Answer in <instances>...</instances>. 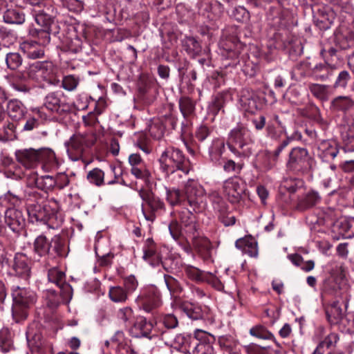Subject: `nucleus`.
<instances>
[{"label":"nucleus","mask_w":354,"mask_h":354,"mask_svg":"<svg viewBox=\"0 0 354 354\" xmlns=\"http://www.w3.org/2000/svg\"><path fill=\"white\" fill-rule=\"evenodd\" d=\"M109 296L112 301L124 304L129 299V295L123 287L115 286L109 288Z\"/></svg>","instance_id":"nucleus-41"},{"label":"nucleus","mask_w":354,"mask_h":354,"mask_svg":"<svg viewBox=\"0 0 354 354\" xmlns=\"http://www.w3.org/2000/svg\"><path fill=\"white\" fill-rule=\"evenodd\" d=\"M28 345L32 354H53L52 344L44 341L40 333L29 327L26 333Z\"/></svg>","instance_id":"nucleus-11"},{"label":"nucleus","mask_w":354,"mask_h":354,"mask_svg":"<svg viewBox=\"0 0 354 354\" xmlns=\"http://www.w3.org/2000/svg\"><path fill=\"white\" fill-rule=\"evenodd\" d=\"M184 192L187 203L195 210L203 202L205 194L204 188L198 181L189 179L185 185Z\"/></svg>","instance_id":"nucleus-13"},{"label":"nucleus","mask_w":354,"mask_h":354,"mask_svg":"<svg viewBox=\"0 0 354 354\" xmlns=\"http://www.w3.org/2000/svg\"><path fill=\"white\" fill-rule=\"evenodd\" d=\"M50 247L51 243L44 235L38 236L34 241V251L39 257L48 254Z\"/></svg>","instance_id":"nucleus-40"},{"label":"nucleus","mask_w":354,"mask_h":354,"mask_svg":"<svg viewBox=\"0 0 354 354\" xmlns=\"http://www.w3.org/2000/svg\"><path fill=\"white\" fill-rule=\"evenodd\" d=\"M17 139V125L8 120L0 127V142H6Z\"/></svg>","instance_id":"nucleus-31"},{"label":"nucleus","mask_w":354,"mask_h":354,"mask_svg":"<svg viewBox=\"0 0 354 354\" xmlns=\"http://www.w3.org/2000/svg\"><path fill=\"white\" fill-rule=\"evenodd\" d=\"M97 136L93 130L76 133L65 143L69 158L73 161L80 160L83 155L94 145Z\"/></svg>","instance_id":"nucleus-4"},{"label":"nucleus","mask_w":354,"mask_h":354,"mask_svg":"<svg viewBox=\"0 0 354 354\" xmlns=\"http://www.w3.org/2000/svg\"><path fill=\"white\" fill-rule=\"evenodd\" d=\"M251 335L263 339H274L273 335L268 331L265 327L259 326L253 327L250 330Z\"/></svg>","instance_id":"nucleus-62"},{"label":"nucleus","mask_w":354,"mask_h":354,"mask_svg":"<svg viewBox=\"0 0 354 354\" xmlns=\"http://www.w3.org/2000/svg\"><path fill=\"white\" fill-rule=\"evenodd\" d=\"M200 333H205V331L200 329H196L194 331L195 337L193 338H189V340H187L185 342V348L186 352L188 353L189 354H194V353L196 352L195 348H197L198 346L200 344V341L198 339Z\"/></svg>","instance_id":"nucleus-58"},{"label":"nucleus","mask_w":354,"mask_h":354,"mask_svg":"<svg viewBox=\"0 0 354 354\" xmlns=\"http://www.w3.org/2000/svg\"><path fill=\"white\" fill-rule=\"evenodd\" d=\"M165 125L160 119L153 120L149 125V133L155 139H160L165 132Z\"/></svg>","instance_id":"nucleus-44"},{"label":"nucleus","mask_w":354,"mask_h":354,"mask_svg":"<svg viewBox=\"0 0 354 354\" xmlns=\"http://www.w3.org/2000/svg\"><path fill=\"white\" fill-rule=\"evenodd\" d=\"M179 218L183 232L186 234L187 237L191 234H194L198 230V225L194 214L185 209L179 213Z\"/></svg>","instance_id":"nucleus-24"},{"label":"nucleus","mask_w":354,"mask_h":354,"mask_svg":"<svg viewBox=\"0 0 354 354\" xmlns=\"http://www.w3.org/2000/svg\"><path fill=\"white\" fill-rule=\"evenodd\" d=\"M130 172L135 178L145 182L148 181L151 176V174L147 169L145 165L139 167H133L131 168Z\"/></svg>","instance_id":"nucleus-59"},{"label":"nucleus","mask_w":354,"mask_h":354,"mask_svg":"<svg viewBox=\"0 0 354 354\" xmlns=\"http://www.w3.org/2000/svg\"><path fill=\"white\" fill-rule=\"evenodd\" d=\"M57 15V10L53 5H49L46 10L39 11L35 15V21L37 24L45 29L53 31L58 30V26L55 23V18Z\"/></svg>","instance_id":"nucleus-17"},{"label":"nucleus","mask_w":354,"mask_h":354,"mask_svg":"<svg viewBox=\"0 0 354 354\" xmlns=\"http://www.w3.org/2000/svg\"><path fill=\"white\" fill-rule=\"evenodd\" d=\"M225 151V142L222 139L215 138L209 149V154L212 161L218 162Z\"/></svg>","instance_id":"nucleus-39"},{"label":"nucleus","mask_w":354,"mask_h":354,"mask_svg":"<svg viewBox=\"0 0 354 354\" xmlns=\"http://www.w3.org/2000/svg\"><path fill=\"white\" fill-rule=\"evenodd\" d=\"M139 196L146 203L150 209V212H147L142 205V212L147 221L153 222L156 218L155 212L163 209L165 208L164 203L158 197L151 195L148 191L140 189Z\"/></svg>","instance_id":"nucleus-15"},{"label":"nucleus","mask_w":354,"mask_h":354,"mask_svg":"<svg viewBox=\"0 0 354 354\" xmlns=\"http://www.w3.org/2000/svg\"><path fill=\"white\" fill-rule=\"evenodd\" d=\"M180 308L189 318L193 320L203 318V311L201 307L193 303L183 302L180 306Z\"/></svg>","instance_id":"nucleus-36"},{"label":"nucleus","mask_w":354,"mask_h":354,"mask_svg":"<svg viewBox=\"0 0 354 354\" xmlns=\"http://www.w3.org/2000/svg\"><path fill=\"white\" fill-rule=\"evenodd\" d=\"M53 250L59 257H66L68 254V248L66 245L65 239L60 236H55L51 243Z\"/></svg>","instance_id":"nucleus-45"},{"label":"nucleus","mask_w":354,"mask_h":354,"mask_svg":"<svg viewBox=\"0 0 354 354\" xmlns=\"http://www.w3.org/2000/svg\"><path fill=\"white\" fill-rule=\"evenodd\" d=\"M319 156L325 161L333 160L339 152L337 146L328 141L322 142L319 147Z\"/></svg>","instance_id":"nucleus-34"},{"label":"nucleus","mask_w":354,"mask_h":354,"mask_svg":"<svg viewBox=\"0 0 354 354\" xmlns=\"http://www.w3.org/2000/svg\"><path fill=\"white\" fill-rule=\"evenodd\" d=\"M252 142L248 128L239 124L230 131L227 145L230 151L236 156L248 157L252 154L250 145Z\"/></svg>","instance_id":"nucleus-3"},{"label":"nucleus","mask_w":354,"mask_h":354,"mask_svg":"<svg viewBox=\"0 0 354 354\" xmlns=\"http://www.w3.org/2000/svg\"><path fill=\"white\" fill-rule=\"evenodd\" d=\"M351 79V76L348 71L346 70L342 71L339 73L333 86L334 88H341L345 89Z\"/></svg>","instance_id":"nucleus-57"},{"label":"nucleus","mask_w":354,"mask_h":354,"mask_svg":"<svg viewBox=\"0 0 354 354\" xmlns=\"http://www.w3.org/2000/svg\"><path fill=\"white\" fill-rule=\"evenodd\" d=\"M59 32V30H55L53 31H50V30L48 29H39V30H32L30 31V34L32 36H36L37 38V42L39 45H41L42 46H45L48 44H49L50 37V35L53 34L56 35Z\"/></svg>","instance_id":"nucleus-43"},{"label":"nucleus","mask_w":354,"mask_h":354,"mask_svg":"<svg viewBox=\"0 0 354 354\" xmlns=\"http://www.w3.org/2000/svg\"><path fill=\"white\" fill-rule=\"evenodd\" d=\"M179 107L183 115L186 117L194 112L195 104L189 97H182L179 100Z\"/></svg>","instance_id":"nucleus-56"},{"label":"nucleus","mask_w":354,"mask_h":354,"mask_svg":"<svg viewBox=\"0 0 354 354\" xmlns=\"http://www.w3.org/2000/svg\"><path fill=\"white\" fill-rule=\"evenodd\" d=\"M135 302L140 309L151 313L162 305L160 292L153 286H147L140 290Z\"/></svg>","instance_id":"nucleus-7"},{"label":"nucleus","mask_w":354,"mask_h":354,"mask_svg":"<svg viewBox=\"0 0 354 354\" xmlns=\"http://www.w3.org/2000/svg\"><path fill=\"white\" fill-rule=\"evenodd\" d=\"M338 304V301H334L330 308L326 310V317L330 323H336L342 317V310Z\"/></svg>","instance_id":"nucleus-53"},{"label":"nucleus","mask_w":354,"mask_h":354,"mask_svg":"<svg viewBox=\"0 0 354 354\" xmlns=\"http://www.w3.org/2000/svg\"><path fill=\"white\" fill-rule=\"evenodd\" d=\"M225 96L222 93H218L214 97L210 106L209 109L210 111L216 115L219 111L221 110L224 104H225Z\"/></svg>","instance_id":"nucleus-63"},{"label":"nucleus","mask_w":354,"mask_h":354,"mask_svg":"<svg viewBox=\"0 0 354 354\" xmlns=\"http://www.w3.org/2000/svg\"><path fill=\"white\" fill-rule=\"evenodd\" d=\"M153 329V324L151 322L142 316L136 317L133 324L128 328L130 335L136 338L147 337L151 339L150 334Z\"/></svg>","instance_id":"nucleus-16"},{"label":"nucleus","mask_w":354,"mask_h":354,"mask_svg":"<svg viewBox=\"0 0 354 354\" xmlns=\"http://www.w3.org/2000/svg\"><path fill=\"white\" fill-rule=\"evenodd\" d=\"M336 67L328 64H319L315 66L312 70L313 77L317 81H326L333 75Z\"/></svg>","instance_id":"nucleus-29"},{"label":"nucleus","mask_w":354,"mask_h":354,"mask_svg":"<svg viewBox=\"0 0 354 354\" xmlns=\"http://www.w3.org/2000/svg\"><path fill=\"white\" fill-rule=\"evenodd\" d=\"M37 186L48 192L56 187L55 177L49 175L42 176L36 180Z\"/></svg>","instance_id":"nucleus-48"},{"label":"nucleus","mask_w":354,"mask_h":354,"mask_svg":"<svg viewBox=\"0 0 354 354\" xmlns=\"http://www.w3.org/2000/svg\"><path fill=\"white\" fill-rule=\"evenodd\" d=\"M142 250L143 259L145 261L149 262L152 266L159 263V254L157 252L156 245L152 239L149 238L145 241Z\"/></svg>","instance_id":"nucleus-28"},{"label":"nucleus","mask_w":354,"mask_h":354,"mask_svg":"<svg viewBox=\"0 0 354 354\" xmlns=\"http://www.w3.org/2000/svg\"><path fill=\"white\" fill-rule=\"evenodd\" d=\"M330 108L335 111L346 113L354 109V98L351 95H339L330 102Z\"/></svg>","instance_id":"nucleus-26"},{"label":"nucleus","mask_w":354,"mask_h":354,"mask_svg":"<svg viewBox=\"0 0 354 354\" xmlns=\"http://www.w3.org/2000/svg\"><path fill=\"white\" fill-rule=\"evenodd\" d=\"M27 212L31 223L41 222L52 226L51 220L55 217V214L51 212L49 206L39 203L30 204L27 207Z\"/></svg>","instance_id":"nucleus-12"},{"label":"nucleus","mask_w":354,"mask_h":354,"mask_svg":"<svg viewBox=\"0 0 354 354\" xmlns=\"http://www.w3.org/2000/svg\"><path fill=\"white\" fill-rule=\"evenodd\" d=\"M184 271L192 280L200 281L204 279V272L194 266L187 265L184 267Z\"/></svg>","instance_id":"nucleus-60"},{"label":"nucleus","mask_w":354,"mask_h":354,"mask_svg":"<svg viewBox=\"0 0 354 354\" xmlns=\"http://www.w3.org/2000/svg\"><path fill=\"white\" fill-rule=\"evenodd\" d=\"M335 42L342 50L354 46V39L351 35H344L342 33L335 35Z\"/></svg>","instance_id":"nucleus-52"},{"label":"nucleus","mask_w":354,"mask_h":354,"mask_svg":"<svg viewBox=\"0 0 354 354\" xmlns=\"http://www.w3.org/2000/svg\"><path fill=\"white\" fill-rule=\"evenodd\" d=\"M158 162L165 176L172 183H179L183 175L189 174L192 166L183 151L174 146H168L161 152Z\"/></svg>","instance_id":"nucleus-1"},{"label":"nucleus","mask_w":354,"mask_h":354,"mask_svg":"<svg viewBox=\"0 0 354 354\" xmlns=\"http://www.w3.org/2000/svg\"><path fill=\"white\" fill-rule=\"evenodd\" d=\"M38 164L42 163V167L45 171H49L55 169L58 167V162L55 152L50 148L44 147L37 149Z\"/></svg>","instance_id":"nucleus-21"},{"label":"nucleus","mask_w":354,"mask_h":354,"mask_svg":"<svg viewBox=\"0 0 354 354\" xmlns=\"http://www.w3.org/2000/svg\"><path fill=\"white\" fill-rule=\"evenodd\" d=\"M323 292L326 295H328L336 298H342L346 292L345 288L341 286L334 279H328L324 281L323 286Z\"/></svg>","instance_id":"nucleus-33"},{"label":"nucleus","mask_w":354,"mask_h":354,"mask_svg":"<svg viewBox=\"0 0 354 354\" xmlns=\"http://www.w3.org/2000/svg\"><path fill=\"white\" fill-rule=\"evenodd\" d=\"M329 88V85L314 83L308 84V89L312 95L317 99L323 102L327 101L329 99L330 95Z\"/></svg>","instance_id":"nucleus-35"},{"label":"nucleus","mask_w":354,"mask_h":354,"mask_svg":"<svg viewBox=\"0 0 354 354\" xmlns=\"http://www.w3.org/2000/svg\"><path fill=\"white\" fill-rule=\"evenodd\" d=\"M0 348L3 353H8L12 348V333L6 327L0 330Z\"/></svg>","instance_id":"nucleus-42"},{"label":"nucleus","mask_w":354,"mask_h":354,"mask_svg":"<svg viewBox=\"0 0 354 354\" xmlns=\"http://www.w3.org/2000/svg\"><path fill=\"white\" fill-rule=\"evenodd\" d=\"M167 200L172 206L184 203V196L178 189H167Z\"/></svg>","instance_id":"nucleus-50"},{"label":"nucleus","mask_w":354,"mask_h":354,"mask_svg":"<svg viewBox=\"0 0 354 354\" xmlns=\"http://www.w3.org/2000/svg\"><path fill=\"white\" fill-rule=\"evenodd\" d=\"M46 305L51 308H55L59 304V297L54 290H48L45 292Z\"/></svg>","instance_id":"nucleus-64"},{"label":"nucleus","mask_w":354,"mask_h":354,"mask_svg":"<svg viewBox=\"0 0 354 354\" xmlns=\"http://www.w3.org/2000/svg\"><path fill=\"white\" fill-rule=\"evenodd\" d=\"M27 74L30 79L39 83L46 82L53 86L60 84L57 69L50 62H36L29 66Z\"/></svg>","instance_id":"nucleus-6"},{"label":"nucleus","mask_w":354,"mask_h":354,"mask_svg":"<svg viewBox=\"0 0 354 354\" xmlns=\"http://www.w3.org/2000/svg\"><path fill=\"white\" fill-rule=\"evenodd\" d=\"M209 198L215 211L220 212L226 210L227 206L218 192H211L209 194Z\"/></svg>","instance_id":"nucleus-49"},{"label":"nucleus","mask_w":354,"mask_h":354,"mask_svg":"<svg viewBox=\"0 0 354 354\" xmlns=\"http://www.w3.org/2000/svg\"><path fill=\"white\" fill-rule=\"evenodd\" d=\"M12 316L17 324H21L27 319L30 310L37 301V295L29 288L18 286L12 288Z\"/></svg>","instance_id":"nucleus-2"},{"label":"nucleus","mask_w":354,"mask_h":354,"mask_svg":"<svg viewBox=\"0 0 354 354\" xmlns=\"http://www.w3.org/2000/svg\"><path fill=\"white\" fill-rule=\"evenodd\" d=\"M246 185L244 182L237 178H230L223 183V192L232 203H239L245 193Z\"/></svg>","instance_id":"nucleus-10"},{"label":"nucleus","mask_w":354,"mask_h":354,"mask_svg":"<svg viewBox=\"0 0 354 354\" xmlns=\"http://www.w3.org/2000/svg\"><path fill=\"white\" fill-rule=\"evenodd\" d=\"M4 221L14 232H19L25 226L26 219L23 212L15 208H8L4 214Z\"/></svg>","instance_id":"nucleus-18"},{"label":"nucleus","mask_w":354,"mask_h":354,"mask_svg":"<svg viewBox=\"0 0 354 354\" xmlns=\"http://www.w3.org/2000/svg\"><path fill=\"white\" fill-rule=\"evenodd\" d=\"M138 285V279L133 274L127 276L123 279V288L129 295L137 290Z\"/></svg>","instance_id":"nucleus-61"},{"label":"nucleus","mask_w":354,"mask_h":354,"mask_svg":"<svg viewBox=\"0 0 354 354\" xmlns=\"http://www.w3.org/2000/svg\"><path fill=\"white\" fill-rule=\"evenodd\" d=\"M12 267L16 274L20 276H28L30 270L28 263V258L22 253L15 254Z\"/></svg>","instance_id":"nucleus-32"},{"label":"nucleus","mask_w":354,"mask_h":354,"mask_svg":"<svg viewBox=\"0 0 354 354\" xmlns=\"http://www.w3.org/2000/svg\"><path fill=\"white\" fill-rule=\"evenodd\" d=\"M44 48L35 41H26L21 46L23 52L30 59H37L43 57L44 55Z\"/></svg>","instance_id":"nucleus-30"},{"label":"nucleus","mask_w":354,"mask_h":354,"mask_svg":"<svg viewBox=\"0 0 354 354\" xmlns=\"http://www.w3.org/2000/svg\"><path fill=\"white\" fill-rule=\"evenodd\" d=\"M3 20L7 24H21L25 21V15L19 8H8L3 14Z\"/></svg>","instance_id":"nucleus-37"},{"label":"nucleus","mask_w":354,"mask_h":354,"mask_svg":"<svg viewBox=\"0 0 354 354\" xmlns=\"http://www.w3.org/2000/svg\"><path fill=\"white\" fill-rule=\"evenodd\" d=\"M184 47L186 51L192 56L199 54L201 47L198 41L194 37H189L184 39Z\"/></svg>","instance_id":"nucleus-51"},{"label":"nucleus","mask_w":354,"mask_h":354,"mask_svg":"<svg viewBox=\"0 0 354 354\" xmlns=\"http://www.w3.org/2000/svg\"><path fill=\"white\" fill-rule=\"evenodd\" d=\"M64 94L60 91L50 92L44 98V106L53 113L63 115L72 111V104L63 100Z\"/></svg>","instance_id":"nucleus-8"},{"label":"nucleus","mask_w":354,"mask_h":354,"mask_svg":"<svg viewBox=\"0 0 354 354\" xmlns=\"http://www.w3.org/2000/svg\"><path fill=\"white\" fill-rule=\"evenodd\" d=\"M117 318L127 330L136 319L133 309L129 306L120 308L117 312Z\"/></svg>","instance_id":"nucleus-38"},{"label":"nucleus","mask_w":354,"mask_h":354,"mask_svg":"<svg viewBox=\"0 0 354 354\" xmlns=\"http://www.w3.org/2000/svg\"><path fill=\"white\" fill-rule=\"evenodd\" d=\"M235 246L250 257H257L258 256L257 243L252 236H246L237 239Z\"/></svg>","instance_id":"nucleus-25"},{"label":"nucleus","mask_w":354,"mask_h":354,"mask_svg":"<svg viewBox=\"0 0 354 354\" xmlns=\"http://www.w3.org/2000/svg\"><path fill=\"white\" fill-rule=\"evenodd\" d=\"M65 277V273L56 267L48 270V281L56 284L61 290L63 299L69 301L73 297V288L70 284L66 283Z\"/></svg>","instance_id":"nucleus-14"},{"label":"nucleus","mask_w":354,"mask_h":354,"mask_svg":"<svg viewBox=\"0 0 354 354\" xmlns=\"http://www.w3.org/2000/svg\"><path fill=\"white\" fill-rule=\"evenodd\" d=\"M290 139L288 137L283 140L274 151L263 150L258 155V162L264 171L273 169L278 162L281 151L289 145Z\"/></svg>","instance_id":"nucleus-9"},{"label":"nucleus","mask_w":354,"mask_h":354,"mask_svg":"<svg viewBox=\"0 0 354 354\" xmlns=\"http://www.w3.org/2000/svg\"><path fill=\"white\" fill-rule=\"evenodd\" d=\"M87 180L97 187L104 185V173L99 168H94L87 174Z\"/></svg>","instance_id":"nucleus-46"},{"label":"nucleus","mask_w":354,"mask_h":354,"mask_svg":"<svg viewBox=\"0 0 354 354\" xmlns=\"http://www.w3.org/2000/svg\"><path fill=\"white\" fill-rule=\"evenodd\" d=\"M320 201L319 194L315 190H309L298 197L296 208L299 211H305L313 207Z\"/></svg>","instance_id":"nucleus-22"},{"label":"nucleus","mask_w":354,"mask_h":354,"mask_svg":"<svg viewBox=\"0 0 354 354\" xmlns=\"http://www.w3.org/2000/svg\"><path fill=\"white\" fill-rule=\"evenodd\" d=\"M17 161L26 169H32L38 165L37 149L34 148L19 149L15 151Z\"/></svg>","instance_id":"nucleus-20"},{"label":"nucleus","mask_w":354,"mask_h":354,"mask_svg":"<svg viewBox=\"0 0 354 354\" xmlns=\"http://www.w3.org/2000/svg\"><path fill=\"white\" fill-rule=\"evenodd\" d=\"M80 82L78 76L74 75H68L63 77L61 82V86L67 91H75Z\"/></svg>","instance_id":"nucleus-47"},{"label":"nucleus","mask_w":354,"mask_h":354,"mask_svg":"<svg viewBox=\"0 0 354 354\" xmlns=\"http://www.w3.org/2000/svg\"><path fill=\"white\" fill-rule=\"evenodd\" d=\"M164 279L167 289L171 295L179 294L183 291V288L179 281L174 277L165 274Z\"/></svg>","instance_id":"nucleus-55"},{"label":"nucleus","mask_w":354,"mask_h":354,"mask_svg":"<svg viewBox=\"0 0 354 354\" xmlns=\"http://www.w3.org/2000/svg\"><path fill=\"white\" fill-rule=\"evenodd\" d=\"M314 159L310 155L308 149L304 147H294L288 154L286 162L288 171L297 174H308L313 167Z\"/></svg>","instance_id":"nucleus-5"},{"label":"nucleus","mask_w":354,"mask_h":354,"mask_svg":"<svg viewBox=\"0 0 354 354\" xmlns=\"http://www.w3.org/2000/svg\"><path fill=\"white\" fill-rule=\"evenodd\" d=\"M192 239L194 247L197 250L198 252L200 253L204 258H207L209 256L210 250L212 249V245L208 239L200 236L198 230L194 234H191L188 236Z\"/></svg>","instance_id":"nucleus-27"},{"label":"nucleus","mask_w":354,"mask_h":354,"mask_svg":"<svg viewBox=\"0 0 354 354\" xmlns=\"http://www.w3.org/2000/svg\"><path fill=\"white\" fill-rule=\"evenodd\" d=\"M26 112V108L21 101L13 99L8 102L6 113L13 122L23 119Z\"/></svg>","instance_id":"nucleus-23"},{"label":"nucleus","mask_w":354,"mask_h":354,"mask_svg":"<svg viewBox=\"0 0 354 354\" xmlns=\"http://www.w3.org/2000/svg\"><path fill=\"white\" fill-rule=\"evenodd\" d=\"M335 18V13L330 8L321 6L314 12L313 19L315 25L321 30L330 28Z\"/></svg>","instance_id":"nucleus-19"},{"label":"nucleus","mask_w":354,"mask_h":354,"mask_svg":"<svg viewBox=\"0 0 354 354\" xmlns=\"http://www.w3.org/2000/svg\"><path fill=\"white\" fill-rule=\"evenodd\" d=\"M22 57L18 53H9L6 57L7 67L12 71L17 70L22 64Z\"/></svg>","instance_id":"nucleus-54"}]
</instances>
